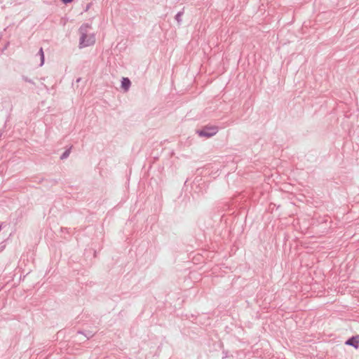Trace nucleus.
<instances>
[{
    "label": "nucleus",
    "mask_w": 359,
    "mask_h": 359,
    "mask_svg": "<svg viewBox=\"0 0 359 359\" xmlns=\"http://www.w3.org/2000/svg\"><path fill=\"white\" fill-rule=\"evenodd\" d=\"M218 130L217 127L210 126L205 127L201 130L198 131V134L201 137H210L215 135L217 133Z\"/></svg>",
    "instance_id": "obj_1"
},
{
    "label": "nucleus",
    "mask_w": 359,
    "mask_h": 359,
    "mask_svg": "<svg viewBox=\"0 0 359 359\" xmlns=\"http://www.w3.org/2000/svg\"><path fill=\"white\" fill-rule=\"evenodd\" d=\"M94 43H95V39L93 36H88L87 35L83 34L81 38L80 46L81 47H86V46L93 45Z\"/></svg>",
    "instance_id": "obj_2"
},
{
    "label": "nucleus",
    "mask_w": 359,
    "mask_h": 359,
    "mask_svg": "<svg viewBox=\"0 0 359 359\" xmlns=\"http://www.w3.org/2000/svg\"><path fill=\"white\" fill-rule=\"evenodd\" d=\"M345 344L358 348L359 347V335L350 338L345 342Z\"/></svg>",
    "instance_id": "obj_3"
},
{
    "label": "nucleus",
    "mask_w": 359,
    "mask_h": 359,
    "mask_svg": "<svg viewBox=\"0 0 359 359\" xmlns=\"http://www.w3.org/2000/svg\"><path fill=\"white\" fill-rule=\"evenodd\" d=\"M130 81L128 78H123L121 81V87L125 91H128L130 86Z\"/></svg>",
    "instance_id": "obj_4"
},
{
    "label": "nucleus",
    "mask_w": 359,
    "mask_h": 359,
    "mask_svg": "<svg viewBox=\"0 0 359 359\" xmlns=\"http://www.w3.org/2000/svg\"><path fill=\"white\" fill-rule=\"evenodd\" d=\"M39 53L41 55V65L43 63V61H44V55H43V49L41 48L40 50H39Z\"/></svg>",
    "instance_id": "obj_5"
},
{
    "label": "nucleus",
    "mask_w": 359,
    "mask_h": 359,
    "mask_svg": "<svg viewBox=\"0 0 359 359\" xmlns=\"http://www.w3.org/2000/svg\"><path fill=\"white\" fill-rule=\"evenodd\" d=\"M73 0H62L63 3L65 4H68V3H70L72 2Z\"/></svg>",
    "instance_id": "obj_6"
}]
</instances>
